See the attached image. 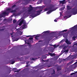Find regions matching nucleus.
Wrapping results in <instances>:
<instances>
[{"label": "nucleus", "mask_w": 77, "mask_h": 77, "mask_svg": "<svg viewBox=\"0 0 77 77\" xmlns=\"http://www.w3.org/2000/svg\"><path fill=\"white\" fill-rule=\"evenodd\" d=\"M9 12L6 10V11L4 12L1 15L3 18H5V15H9Z\"/></svg>", "instance_id": "nucleus-3"}, {"label": "nucleus", "mask_w": 77, "mask_h": 77, "mask_svg": "<svg viewBox=\"0 0 77 77\" xmlns=\"http://www.w3.org/2000/svg\"><path fill=\"white\" fill-rule=\"evenodd\" d=\"M66 48V47L64 46V47L63 48V50H65Z\"/></svg>", "instance_id": "nucleus-36"}, {"label": "nucleus", "mask_w": 77, "mask_h": 77, "mask_svg": "<svg viewBox=\"0 0 77 77\" xmlns=\"http://www.w3.org/2000/svg\"><path fill=\"white\" fill-rule=\"evenodd\" d=\"M52 55H53V56H55V54H54V53L53 54H52Z\"/></svg>", "instance_id": "nucleus-48"}, {"label": "nucleus", "mask_w": 77, "mask_h": 77, "mask_svg": "<svg viewBox=\"0 0 77 77\" xmlns=\"http://www.w3.org/2000/svg\"><path fill=\"white\" fill-rule=\"evenodd\" d=\"M29 61L26 62L27 64H29Z\"/></svg>", "instance_id": "nucleus-50"}, {"label": "nucleus", "mask_w": 77, "mask_h": 77, "mask_svg": "<svg viewBox=\"0 0 77 77\" xmlns=\"http://www.w3.org/2000/svg\"><path fill=\"white\" fill-rule=\"evenodd\" d=\"M15 63V61H13L11 63V64H14Z\"/></svg>", "instance_id": "nucleus-42"}, {"label": "nucleus", "mask_w": 77, "mask_h": 77, "mask_svg": "<svg viewBox=\"0 0 77 77\" xmlns=\"http://www.w3.org/2000/svg\"><path fill=\"white\" fill-rule=\"evenodd\" d=\"M53 47L54 48H56V45H54Z\"/></svg>", "instance_id": "nucleus-41"}, {"label": "nucleus", "mask_w": 77, "mask_h": 77, "mask_svg": "<svg viewBox=\"0 0 77 77\" xmlns=\"http://www.w3.org/2000/svg\"><path fill=\"white\" fill-rule=\"evenodd\" d=\"M47 58V57H45V59H46Z\"/></svg>", "instance_id": "nucleus-61"}, {"label": "nucleus", "mask_w": 77, "mask_h": 77, "mask_svg": "<svg viewBox=\"0 0 77 77\" xmlns=\"http://www.w3.org/2000/svg\"><path fill=\"white\" fill-rule=\"evenodd\" d=\"M75 72L76 73H77V71L76 72Z\"/></svg>", "instance_id": "nucleus-58"}, {"label": "nucleus", "mask_w": 77, "mask_h": 77, "mask_svg": "<svg viewBox=\"0 0 77 77\" xmlns=\"http://www.w3.org/2000/svg\"><path fill=\"white\" fill-rule=\"evenodd\" d=\"M48 11H50V10H52V7H49V8H48Z\"/></svg>", "instance_id": "nucleus-19"}, {"label": "nucleus", "mask_w": 77, "mask_h": 77, "mask_svg": "<svg viewBox=\"0 0 77 77\" xmlns=\"http://www.w3.org/2000/svg\"><path fill=\"white\" fill-rule=\"evenodd\" d=\"M49 67H50V66H48V67L49 68Z\"/></svg>", "instance_id": "nucleus-59"}, {"label": "nucleus", "mask_w": 77, "mask_h": 77, "mask_svg": "<svg viewBox=\"0 0 77 77\" xmlns=\"http://www.w3.org/2000/svg\"><path fill=\"white\" fill-rule=\"evenodd\" d=\"M53 73H51V75H53V74H55V70H54V69H53Z\"/></svg>", "instance_id": "nucleus-27"}, {"label": "nucleus", "mask_w": 77, "mask_h": 77, "mask_svg": "<svg viewBox=\"0 0 77 77\" xmlns=\"http://www.w3.org/2000/svg\"><path fill=\"white\" fill-rule=\"evenodd\" d=\"M77 24L75 26L73 27H74V28H77Z\"/></svg>", "instance_id": "nucleus-39"}, {"label": "nucleus", "mask_w": 77, "mask_h": 77, "mask_svg": "<svg viewBox=\"0 0 77 77\" xmlns=\"http://www.w3.org/2000/svg\"><path fill=\"white\" fill-rule=\"evenodd\" d=\"M74 62V60H72L71 61L69 62V63H67V65H71L72 63Z\"/></svg>", "instance_id": "nucleus-9"}, {"label": "nucleus", "mask_w": 77, "mask_h": 77, "mask_svg": "<svg viewBox=\"0 0 77 77\" xmlns=\"http://www.w3.org/2000/svg\"><path fill=\"white\" fill-rule=\"evenodd\" d=\"M48 54H49L50 55V56H51V57H52L53 56V54L49 52L48 53Z\"/></svg>", "instance_id": "nucleus-22"}, {"label": "nucleus", "mask_w": 77, "mask_h": 77, "mask_svg": "<svg viewBox=\"0 0 77 77\" xmlns=\"http://www.w3.org/2000/svg\"><path fill=\"white\" fill-rule=\"evenodd\" d=\"M75 45H77V43Z\"/></svg>", "instance_id": "nucleus-62"}, {"label": "nucleus", "mask_w": 77, "mask_h": 77, "mask_svg": "<svg viewBox=\"0 0 77 77\" xmlns=\"http://www.w3.org/2000/svg\"><path fill=\"white\" fill-rule=\"evenodd\" d=\"M4 30V29H1V30Z\"/></svg>", "instance_id": "nucleus-63"}, {"label": "nucleus", "mask_w": 77, "mask_h": 77, "mask_svg": "<svg viewBox=\"0 0 77 77\" xmlns=\"http://www.w3.org/2000/svg\"><path fill=\"white\" fill-rule=\"evenodd\" d=\"M7 19H4V21H6L7 20Z\"/></svg>", "instance_id": "nucleus-47"}, {"label": "nucleus", "mask_w": 77, "mask_h": 77, "mask_svg": "<svg viewBox=\"0 0 77 77\" xmlns=\"http://www.w3.org/2000/svg\"><path fill=\"white\" fill-rule=\"evenodd\" d=\"M59 46V45H57L56 46V48H57V47H58Z\"/></svg>", "instance_id": "nucleus-43"}, {"label": "nucleus", "mask_w": 77, "mask_h": 77, "mask_svg": "<svg viewBox=\"0 0 77 77\" xmlns=\"http://www.w3.org/2000/svg\"><path fill=\"white\" fill-rule=\"evenodd\" d=\"M67 8L68 10H69V9H71V8L70 7V6H69V5H67Z\"/></svg>", "instance_id": "nucleus-17"}, {"label": "nucleus", "mask_w": 77, "mask_h": 77, "mask_svg": "<svg viewBox=\"0 0 77 77\" xmlns=\"http://www.w3.org/2000/svg\"><path fill=\"white\" fill-rule=\"evenodd\" d=\"M23 24H24V25H26V22L24 20H23Z\"/></svg>", "instance_id": "nucleus-23"}, {"label": "nucleus", "mask_w": 77, "mask_h": 77, "mask_svg": "<svg viewBox=\"0 0 77 77\" xmlns=\"http://www.w3.org/2000/svg\"><path fill=\"white\" fill-rule=\"evenodd\" d=\"M67 31H68V30L65 29L64 30L60 32L59 33V34H60V36H62V35H63V34L62 33V32H67Z\"/></svg>", "instance_id": "nucleus-8"}, {"label": "nucleus", "mask_w": 77, "mask_h": 77, "mask_svg": "<svg viewBox=\"0 0 77 77\" xmlns=\"http://www.w3.org/2000/svg\"><path fill=\"white\" fill-rule=\"evenodd\" d=\"M3 17H2V14H1V15L0 16V18H2Z\"/></svg>", "instance_id": "nucleus-44"}, {"label": "nucleus", "mask_w": 77, "mask_h": 77, "mask_svg": "<svg viewBox=\"0 0 77 77\" xmlns=\"http://www.w3.org/2000/svg\"><path fill=\"white\" fill-rule=\"evenodd\" d=\"M8 20V21H12V18H9V19Z\"/></svg>", "instance_id": "nucleus-24"}, {"label": "nucleus", "mask_w": 77, "mask_h": 77, "mask_svg": "<svg viewBox=\"0 0 77 77\" xmlns=\"http://www.w3.org/2000/svg\"><path fill=\"white\" fill-rule=\"evenodd\" d=\"M73 10L72 12L73 15H76L77 14V9L74 10L75 9V8H73Z\"/></svg>", "instance_id": "nucleus-6"}, {"label": "nucleus", "mask_w": 77, "mask_h": 77, "mask_svg": "<svg viewBox=\"0 0 77 77\" xmlns=\"http://www.w3.org/2000/svg\"><path fill=\"white\" fill-rule=\"evenodd\" d=\"M18 39H19L18 38H15V41H18Z\"/></svg>", "instance_id": "nucleus-33"}, {"label": "nucleus", "mask_w": 77, "mask_h": 77, "mask_svg": "<svg viewBox=\"0 0 77 77\" xmlns=\"http://www.w3.org/2000/svg\"><path fill=\"white\" fill-rule=\"evenodd\" d=\"M17 21L15 20H13V23H15L17 22Z\"/></svg>", "instance_id": "nucleus-26"}, {"label": "nucleus", "mask_w": 77, "mask_h": 77, "mask_svg": "<svg viewBox=\"0 0 77 77\" xmlns=\"http://www.w3.org/2000/svg\"><path fill=\"white\" fill-rule=\"evenodd\" d=\"M21 71V69H19L18 70L15 71L14 72H19V71Z\"/></svg>", "instance_id": "nucleus-29"}, {"label": "nucleus", "mask_w": 77, "mask_h": 77, "mask_svg": "<svg viewBox=\"0 0 77 77\" xmlns=\"http://www.w3.org/2000/svg\"><path fill=\"white\" fill-rule=\"evenodd\" d=\"M26 25H23L22 26V29H25L26 28Z\"/></svg>", "instance_id": "nucleus-16"}, {"label": "nucleus", "mask_w": 77, "mask_h": 77, "mask_svg": "<svg viewBox=\"0 0 77 77\" xmlns=\"http://www.w3.org/2000/svg\"><path fill=\"white\" fill-rule=\"evenodd\" d=\"M60 3H62V4H63V5L64 4H65V0H64L63 1H60Z\"/></svg>", "instance_id": "nucleus-13"}, {"label": "nucleus", "mask_w": 77, "mask_h": 77, "mask_svg": "<svg viewBox=\"0 0 77 77\" xmlns=\"http://www.w3.org/2000/svg\"><path fill=\"white\" fill-rule=\"evenodd\" d=\"M63 51V53H65V52H66V53H68V52L69 51V50L68 49H67V50H65L64 51Z\"/></svg>", "instance_id": "nucleus-14"}, {"label": "nucleus", "mask_w": 77, "mask_h": 77, "mask_svg": "<svg viewBox=\"0 0 77 77\" xmlns=\"http://www.w3.org/2000/svg\"><path fill=\"white\" fill-rule=\"evenodd\" d=\"M68 16H65L64 17V18H65L66 19H67V18H68Z\"/></svg>", "instance_id": "nucleus-30"}, {"label": "nucleus", "mask_w": 77, "mask_h": 77, "mask_svg": "<svg viewBox=\"0 0 77 77\" xmlns=\"http://www.w3.org/2000/svg\"><path fill=\"white\" fill-rule=\"evenodd\" d=\"M65 7H62L61 8H60V11H63V10H64L65 9Z\"/></svg>", "instance_id": "nucleus-15"}, {"label": "nucleus", "mask_w": 77, "mask_h": 77, "mask_svg": "<svg viewBox=\"0 0 77 77\" xmlns=\"http://www.w3.org/2000/svg\"><path fill=\"white\" fill-rule=\"evenodd\" d=\"M16 12V10H11L10 11V12H9H9H11V13H12V12Z\"/></svg>", "instance_id": "nucleus-18"}, {"label": "nucleus", "mask_w": 77, "mask_h": 77, "mask_svg": "<svg viewBox=\"0 0 77 77\" xmlns=\"http://www.w3.org/2000/svg\"><path fill=\"white\" fill-rule=\"evenodd\" d=\"M43 33H50V31L48 30L45 31H44L43 32Z\"/></svg>", "instance_id": "nucleus-12"}, {"label": "nucleus", "mask_w": 77, "mask_h": 77, "mask_svg": "<svg viewBox=\"0 0 77 77\" xmlns=\"http://www.w3.org/2000/svg\"><path fill=\"white\" fill-rule=\"evenodd\" d=\"M32 60H35V59H34V58H32Z\"/></svg>", "instance_id": "nucleus-51"}, {"label": "nucleus", "mask_w": 77, "mask_h": 77, "mask_svg": "<svg viewBox=\"0 0 77 77\" xmlns=\"http://www.w3.org/2000/svg\"><path fill=\"white\" fill-rule=\"evenodd\" d=\"M74 74H75V73L73 72L71 73V74H70L71 75H74Z\"/></svg>", "instance_id": "nucleus-35"}, {"label": "nucleus", "mask_w": 77, "mask_h": 77, "mask_svg": "<svg viewBox=\"0 0 77 77\" xmlns=\"http://www.w3.org/2000/svg\"><path fill=\"white\" fill-rule=\"evenodd\" d=\"M16 69H17L16 68H14L13 69L12 71H15V70H16Z\"/></svg>", "instance_id": "nucleus-34"}, {"label": "nucleus", "mask_w": 77, "mask_h": 77, "mask_svg": "<svg viewBox=\"0 0 77 77\" xmlns=\"http://www.w3.org/2000/svg\"><path fill=\"white\" fill-rule=\"evenodd\" d=\"M55 36L54 35H49L48 36V39H51V38H54Z\"/></svg>", "instance_id": "nucleus-10"}, {"label": "nucleus", "mask_w": 77, "mask_h": 77, "mask_svg": "<svg viewBox=\"0 0 77 77\" xmlns=\"http://www.w3.org/2000/svg\"><path fill=\"white\" fill-rule=\"evenodd\" d=\"M68 18H69L70 17H71V15H69V16H68Z\"/></svg>", "instance_id": "nucleus-49"}, {"label": "nucleus", "mask_w": 77, "mask_h": 77, "mask_svg": "<svg viewBox=\"0 0 77 77\" xmlns=\"http://www.w3.org/2000/svg\"><path fill=\"white\" fill-rule=\"evenodd\" d=\"M63 53V51H62V52L60 54V55H59L60 56V55H62V54Z\"/></svg>", "instance_id": "nucleus-45"}, {"label": "nucleus", "mask_w": 77, "mask_h": 77, "mask_svg": "<svg viewBox=\"0 0 77 77\" xmlns=\"http://www.w3.org/2000/svg\"><path fill=\"white\" fill-rule=\"evenodd\" d=\"M34 7H32V6L31 5H30L29 7L28 8V9H29L27 10V12L29 15L31 14V13H30L31 11H32L33 10Z\"/></svg>", "instance_id": "nucleus-2"}, {"label": "nucleus", "mask_w": 77, "mask_h": 77, "mask_svg": "<svg viewBox=\"0 0 77 77\" xmlns=\"http://www.w3.org/2000/svg\"><path fill=\"white\" fill-rule=\"evenodd\" d=\"M23 10L21 11H20V12L19 13V14H22V13H23V12H24L26 11L27 10L26 8V7H23V8H22Z\"/></svg>", "instance_id": "nucleus-4"}, {"label": "nucleus", "mask_w": 77, "mask_h": 77, "mask_svg": "<svg viewBox=\"0 0 77 77\" xmlns=\"http://www.w3.org/2000/svg\"><path fill=\"white\" fill-rule=\"evenodd\" d=\"M67 44H71V42H68V43H67Z\"/></svg>", "instance_id": "nucleus-32"}, {"label": "nucleus", "mask_w": 77, "mask_h": 77, "mask_svg": "<svg viewBox=\"0 0 77 77\" xmlns=\"http://www.w3.org/2000/svg\"><path fill=\"white\" fill-rule=\"evenodd\" d=\"M38 37H39V35H37L35 37L36 39H38Z\"/></svg>", "instance_id": "nucleus-25"}, {"label": "nucleus", "mask_w": 77, "mask_h": 77, "mask_svg": "<svg viewBox=\"0 0 77 77\" xmlns=\"http://www.w3.org/2000/svg\"><path fill=\"white\" fill-rule=\"evenodd\" d=\"M55 10L52 9V10H49L48 11L47 13V14H49L50 13L52 12L53 11H56V9H57V8H54Z\"/></svg>", "instance_id": "nucleus-7"}, {"label": "nucleus", "mask_w": 77, "mask_h": 77, "mask_svg": "<svg viewBox=\"0 0 77 77\" xmlns=\"http://www.w3.org/2000/svg\"><path fill=\"white\" fill-rule=\"evenodd\" d=\"M48 11V8H46L44 10V12H45L46 11Z\"/></svg>", "instance_id": "nucleus-28"}, {"label": "nucleus", "mask_w": 77, "mask_h": 77, "mask_svg": "<svg viewBox=\"0 0 77 77\" xmlns=\"http://www.w3.org/2000/svg\"><path fill=\"white\" fill-rule=\"evenodd\" d=\"M76 63H77V62H76L75 63V64H76Z\"/></svg>", "instance_id": "nucleus-56"}, {"label": "nucleus", "mask_w": 77, "mask_h": 77, "mask_svg": "<svg viewBox=\"0 0 77 77\" xmlns=\"http://www.w3.org/2000/svg\"><path fill=\"white\" fill-rule=\"evenodd\" d=\"M26 36L27 37V38H29V37H31V35H26Z\"/></svg>", "instance_id": "nucleus-38"}, {"label": "nucleus", "mask_w": 77, "mask_h": 77, "mask_svg": "<svg viewBox=\"0 0 77 77\" xmlns=\"http://www.w3.org/2000/svg\"><path fill=\"white\" fill-rule=\"evenodd\" d=\"M69 41H68V40H66V41L65 42H66V43L67 44V43Z\"/></svg>", "instance_id": "nucleus-37"}, {"label": "nucleus", "mask_w": 77, "mask_h": 77, "mask_svg": "<svg viewBox=\"0 0 77 77\" xmlns=\"http://www.w3.org/2000/svg\"><path fill=\"white\" fill-rule=\"evenodd\" d=\"M62 41V40H61V41H60V42H61Z\"/></svg>", "instance_id": "nucleus-64"}, {"label": "nucleus", "mask_w": 77, "mask_h": 77, "mask_svg": "<svg viewBox=\"0 0 77 77\" xmlns=\"http://www.w3.org/2000/svg\"><path fill=\"white\" fill-rule=\"evenodd\" d=\"M15 7H16V5H14L11 7V8H7L6 9V10L7 11H12V9H12V8H15Z\"/></svg>", "instance_id": "nucleus-5"}, {"label": "nucleus", "mask_w": 77, "mask_h": 77, "mask_svg": "<svg viewBox=\"0 0 77 77\" xmlns=\"http://www.w3.org/2000/svg\"><path fill=\"white\" fill-rule=\"evenodd\" d=\"M57 71H60V70H61V69L59 67H58L57 68Z\"/></svg>", "instance_id": "nucleus-20"}, {"label": "nucleus", "mask_w": 77, "mask_h": 77, "mask_svg": "<svg viewBox=\"0 0 77 77\" xmlns=\"http://www.w3.org/2000/svg\"><path fill=\"white\" fill-rule=\"evenodd\" d=\"M33 37H31L29 38V39L30 40H33Z\"/></svg>", "instance_id": "nucleus-31"}, {"label": "nucleus", "mask_w": 77, "mask_h": 77, "mask_svg": "<svg viewBox=\"0 0 77 77\" xmlns=\"http://www.w3.org/2000/svg\"><path fill=\"white\" fill-rule=\"evenodd\" d=\"M54 21L55 22H57V20H56V19H55L54 20Z\"/></svg>", "instance_id": "nucleus-46"}, {"label": "nucleus", "mask_w": 77, "mask_h": 77, "mask_svg": "<svg viewBox=\"0 0 77 77\" xmlns=\"http://www.w3.org/2000/svg\"><path fill=\"white\" fill-rule=\"evenodd\" d=\"M23 23V20H22L20 22L19 25L20 26H21L22 25V24Z\"/></svg>", "instance_id": "nucleus-11"}, {"label": "nucleus", "mask_w": 77, "mask_h": 77, "mask_svg": "<svg viewBox=\"0 0 77 77\" xmlns=\"http://www.w3.org/2000/svg\"><path fill=\"white\" fill-rule=\"evenodd\" d=\"M42 60L43 62H45V61L44 60Z\"/></svg>", "instance_id": "nucleus-53"}, {"label": "nucleus", "mask_w": 77, "mask_h": 77, "mask_svg": "<svg viewBox=\"0 0 77 77\" xmlns=\"http://www.w3.org/2000/svg\"><path fill=\"white\" fill-rule=\"evenodd\" d=\"M42 11V10H39L36 11V12H37V14H36L34 15L35 14L33 13L31 14L30 17H33L34 18V17H37V16H38V15H39L41 14V13Z\"/></svg>", "instance_id": "nucleus-1"}, {"label": "nucleus", "mask_w": 77, "mask_h": 77, "mask_svg": "<svg viewBox=\"0 0 77 77\" xmlns=\"http://www.w3.org/2000/svg\"><path fill=\"white\" fill-rule=\"evenodd\" d=\"M72 32H71V35H72Z\"/></svg>", "instance_id": "nucleus-57"}, {"label": "nucleus", "mask_w": 77, "mask_h": 77, "mask_svg": "<svg viewBox=\"0 0 77 77\" xmlns=\"http://www.w3.org/2000/svg\"><path fill=\"white\" fill-rule=\"evenodd\" d=\"M25 43H26V42H27V41H26V40H25Z\"/></svg>", "instance_id": "nucleus-54"}, {"label": "nucleus", "mask_w": 77, "mask_h": 77, "mask_svg": "<svg viewBox=\"0 0 77 77\" xmlns=\"http://www.w3.org/2000/svg\"><path fill=\"white\" fill-rule=\"evenodd\" d=\"M50 52H51V53H53V51H50Z\"/></svg>", "instance_id": "nucleus-52"}, {"label": "nucleus", "mask_w": 77, "mask_h": 77, "mask_svg": "<svg viewBox=\"0 0 77 77\" xmlns=\"http://www.w3.org/2000/svg\"><path fill=\"white\" fill-rule=\"evenodd\" d=\"M63 60H64V61L65 62L66 61V60H67V58H66L65 59H63Z\"/></svg>", "instance_id": "nucleus-40"}, {"label": "nucleus", "mask_w": 77, "mask_h": 77, "mask_svg": "<svg viewBox=\"0 0 77 77\" xmlns=\"http://www.w3.org/2000/svg\"><path fill=\"white\" fill-rule=\"evenodd\" d=\"M75 38H76V36H73L72 38V39H73V41H75Z\"/></svg>", "instance_id": "nucleus-21"}, {"label": "nucleus", "mask_w": 77, "mask_h": 77, "mask_svg": "<svg viewBox=\"0 0 77 77\" xmlns=\"http://www.w3.org/2000/svg\"><path fill=\"white\" fill-rule=\"evenodd\" d=\"M41 41H38V42H41Z\"/></svg>", "instance_id": "nucleus-60"}, {"label": "nucleus", "mask_w": 77, "mask_h": 77, "mask_svg": "<svg viewBox=\"0 0 77 77\" xmlns=\"http://www.w3.org/2000/svg\"><path fill=\"white\" fill-rule=\"evenodd\" d=\"M11 35H13V33H11Z\"/></svg>", "instance_id": "nucleus-55"}]
</instances>
